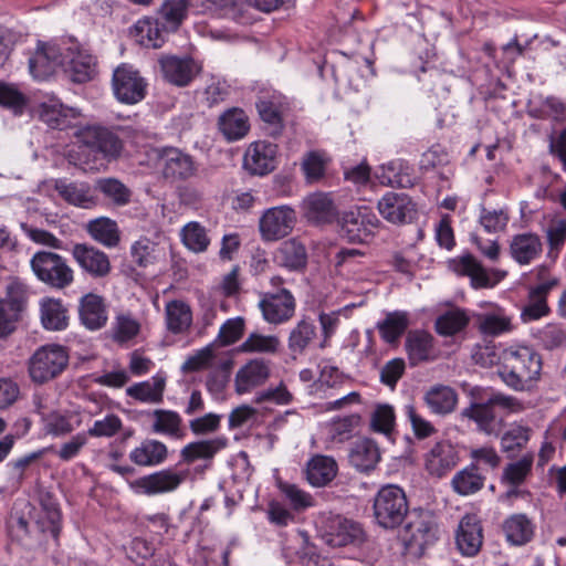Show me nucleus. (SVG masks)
<instances>
[{
  "instance_id": "33",
  "label": "nucleus",
  "mask_w": 566,
  "mask_h": 566,
  "mask_svg": "<svg viewBox=\"0 0 566 566\" xmlns=\"http://www.w3.org/2000/svg\"><path fill=\"white\" fill-rule=\"evenodd\" d=\"M348 458L358 471L367 472L375 469L380 460V452L374 440L364 438L354 442Z\"/></svg>"
},
{
  "instance_id": "48",
  "label": "nucleus",
  "mask_w": 566,
  "mask_h": 566,
  "mask_svg": "<svg viewBox=\"0 0 566 566\" xmlns=\"http://www.w3.org/2000/svg\"><path fill=\"white\" fill-rule=\"evenodd\" d=\"M409 325L408 315L405 312L387 314L382 322L377 324L381 338L388 344H395L406 332Z\"/></svg>"
},
{
  "instance_id": "58",
  "label": "nucleus",
  "mask_w": 566,
  "mask_h": 566,
  "mask_svg": "<svg viewBox=\"0 0 566 566\" xmlns=\"http://www.w3.org/2000/svg\"><path fill=\"white\" fill-rule=\"evenodd\" d=\"M327 163L328 160L323 154L318 151L307 153L301 164L306 180L316 182L324 178Z\"/></svg>"
},
{
  "instance_id": "37",
  "label": "nucleus",
  "mask_w": 566,
  "mask_h": 566,
  "mask_svg": "<svg viewBox=\"0 0 566 566\" xmlns=\"http://www.w3.org/2000/svg\"><path fill=\"white\" fill-rule=\"evenodd\" d=\"M219 129L228 140L244 137L249 129V118L241 108H231L219 117Z\"/></svg>"
},
{
  "instance_id": "52",
  "label": "nucleus",
  "mask_w": 566,
  "mask_h": 566,
  "mask_svg": "<svg viewBox=\"0 0 566 566\" xmlns=\"http://www.w3.org/2000/svg\"><path fill=\"white\" fill-rule=\"evenodd\" d=\"M30 294V287L25 283L12 279L6 286V297L1 300L23 317L28 308Z\"/></svg>"
},
{
  "instance_id": "34",
  "label": "nucleus",
  "mask_w": 566,
  "mask_h": 566,
  "mask_svg": "<svg viewBox=\"0 0 566 566\" xmlns=\"http://www.w3.org/2000/svg\"><path fill=\"white\" fill-rule=\"evenodd\" d=\"M406 350L411 366L430 358L433 347V337L426 331H409L406 337Z\"/></svg>"
},
{
  "instance_id": "26",
  "label": "nucleus",
  "mask_w": 566,
  "mask_h": 566,
  "mask_svg": "<svg viewBox=\"0 0 566 566\" xmlns=\"http://www.w3.org/2000/svg\"><path fill=\"white\" fill-rule=\"evenodd\" d=\"M558 283V279H554L530 287L528 304L522 311L524 321L538 319L548 314L547 295Z\"/></svg>"
},
{
  "instance_id": "17",
  "label": "nucleus",
  "mask_w": 566,
  "mask_h": 566,
  "mask_svg": "<svg viewBox=\"0 0 566 566\" xmlns=\"http://www.w3.org/2000/svg\"><path fill=\"white\" fill-rule=\"evenodd\" d=\"M277 145L258 140L249 146L244 154L243 166L252 175H268L276 167Z\"/></svg>"
},
{
  "instance_id": "23",
  "label": "nucleus",
  "mask_w": 566,
  "mask_h": 566,
  "mask_svg": "<svg viewBox=\"0 0 566 566\" xmlns=\"http://www.w3.org/2000/svg\"><path fill=\"white\" fill-rule=\"evenodd\" d=\"M40 321L44 329L60 332L70 323L69 307L61 298L45 296L40 300Z\"/></svg>"
},
{
  "instance_id": "16",
  "label": "nucleus",
  "mask_w": 566,
  "mask_h": 566,
  "mask_svg": "<svg viewBox=\"0 0 566 566\" xmlns=\"http://www.w3.org/2000/svg\"><path fill=\"white\" fill-rule=\"evenodd\" d=\"M64 60L57 45L39 41L35 52L29 59V70L34 78L45 80L64 65Z\"/></svg>"
},
{
  "instance_id": "6",
  "label": "nucleus",
  "mask_w": 566,
  "mask_h": 566,
  "mask_svg": "<svg viewBox=\"0 0 566 566\" xmlns=\"http://www.w3.org/2000/svg\"><path fill=\"white\" fill-rule=\"evenodd\" d=\"M401 538L407 548H415L422 555L424 548L438 539V525L433 514L430 511L415 510L408 516Z\"/></svg>"
},
{
  "instance_id": "19",
  "label": "nucleus",
  "mask_w": 566,
  "mask_h": 566,
  "mask_svg": "<svg viewBox=\"0 0 566 566\" xmlns=\"http://www.w3.org/2000/svg\"><path fill=\"white\" fill-rule=\"evenodd\" d=\"M81 112L64 105L57 98H49L39 105V117L52 129L64 130L77 125Z\"/></svg>"
},
{
  "instance_id": "24",
  "label": "nucleus",
  "mask_w": 566,
  "mask_h": 566,
  "mask_svg": "<svg viewBox=\"0 0 566 566\" xmlns=\"http://www.w3.org/2000/svg\"><path fill=\"white\" fill-rule=\"evenodd\" d=\"M457 545L467 556L476 555L482 546V526L474 515H465L459 524L455 536Z\"/></svg>"
},
{
  "instance_id": "47",
  "label": "nucleus",
  "mask_w": 566,
  "mask_h": 566,
  "mask_svg": "<svg viewBox=\"0 0 566 566\" xmlns=\"http://www.w3.org/2000/svg\"><path fill=\"white\" fill-rule=\"evenodd\" d=\"M506 539L513 545L528 543L534 534L533 524L524 514H514L503 524Z\"/></svg>"
},
{
  "instance_id": "38",
  "label": "nucleus",
  "mask_w": 566,
  "mask_h": 566,
  "mask_svg": "<svg viewBox=\"0 0 566 566\" xmlns=\"http://www.w3.org/2000/svg\"><path fill=\"white\" fill-rule=\"evenodd\" d=\"M94 190L102 193L114 207L127 206L133 195L132 190L126 185L113 177L96 179Z\"/></svg>"
},
{
  "instance_id": "51",
  "label": "nucleus",
  "mask_w": 566,
  "mask_h": 566,
  "mask_svg": "<svg viewBox=\"0 0 566 566\" xmlns=\"http://www.w3.org/2000/svg\"><path fill=\"white\" fill-rule=\"evenodd\" d=\"M533 454H524L517 461L505 465L501 476V482L512 488H518L532 472Z\"/></svg>"
},
{
  "instance_id": "31",
  "label": "nucleus",
  "mask_w": 566,
  "mask_h": 566,
  "mask_svg": "<svg viewBox=\"0 0 566 566\" xmlns=\"http://www.w3.org/2000/svg\"><path fill=\"white\" fill-rule=\"evenodd\" d=\"M54 189L60 197L70 205L81 208H91L97 203V198L93 195L90 185L86 182L67 184L59 179L54 184Z\"/></svg>"
},
{
  "instance_id": "57",
  "label": "nucleus",
  "mask_w": 566,
  "mask_h": 566,
  "mask_svg": "<svg viewBox=\"0 0 566 566\" xmlns=\"http://www.w3.org/2000/svg\"><path fill=\"white\" fill-rule=\"evenodd\" d=\"M280 346V339L275 335H262L259 333H251L248 338L240 345V350L243 353H263L274 354Z\"/></svg>"
},
{
  "instance_id": "29",
  "label": "nucleus",
  "mask_w": 566,
  "mask_h": 566,
  "mask_svg": "<svg viewBox=\"0 0 566 566\" xmlns=\"http://www.w3.org/2000/svg\"><path fill=\"white\" fill-rule=\"evenodd\" d=\"M165 165L163 169L164 177L172 181L186 180L192 177L197 170L191 156L184 154L179 149H169L164 156Z\"/></svg>"
},
{
  "instance_id": "1",
  "label": "nucleus",
  "mask_w": 566,
  "mask_h": 566,
  "mask_svg": "<svg viewBox=\"0 0 566 566\" xmlns=\"http://www.w3.org/2000/svg\"><path fill=\"white\" fill-rule=\"evenodd\" d=\"M497 374L515 391H531L541 377L543 360L539 353L528 346L504 352Z\"/></svg>"
},
{
  "instance_id": "5",
  "label": "nucleus",
  "mask_w": 566,
  "mask_h": 566,
  "mask_svg": "<svg viewBox=\"0 0 566 566\" xmlns=\"http://www.w3.org/2000/svg\"><path fill=\"white\" fill-rule=\"evenodd\" d=\"M69 365V353L64 346L50 344L38 348L29 359L28 370L35 384H45L59 375Z\"/></svg>"
},
{
  "instance_id": "21",
  "label": "nucleus",
  "mask_w": 566,
  "mask_h": 566,
  "mask_svg": "<svg viewBox=\"0 0 566 566\" xmlns=\"http://www.w3.org/2000/svg\"><path fill=\"white\" fill-rule=\"evenodd\" d=\"M450 265L452 270L459 275L469 276L471 280V285L474 289L492 287L505 275V273L500 274V272L496 271L494 273L499 274V276L497 279L492 280L483 265L472 254L469 253L458 259L451 260Z\"/></svg>"
},
{
  "instance_id": "35",
  "label": "nucleus",
  "mask_w": 566,
  "mask_h": 566,
  "mask_svg": "<svg viewBox=\"0 0 566 566\" xmlns=\"http://www.w3.org/2000/svg\"><path fill=\"white\" fill-rule=\"evenodd\" d=\"M227 446L224 438L200 440L190 442L180 451V458L185 463L191 464L197 460L211 461L214 455Z\"/></svg>"
},
{
  "instance_id": "62",
  "label": "nucleus",
  "mask_w": 566,
  "mask_h": 566,
  "mask_svg": "<svg viewBox=\"0 0 566 566\" xmlns=\"http://www.w3.org/2000/svg\"><path fill=\"white\" fill-rule=\"evenodd\" d=\"M509 220V213L503 209L489 210L485 207L481 208L479 221L486 232L504 231Z\"/></svg>"
},
{
  "instance_id": "7",
  "label": "nucleus",
  "mask_w": 566,
  "mask_h": 566,
  "mask_svg": "<svg viewBox=\"0 0 566 566\" xmlns=\"http://www.w3.org/2000/svg\"><path fill=\"white\" fill-rule=\"evenodd\" d=\"M340 235L352 243H363L379 227L377 216L366 207L344 211L338 219Z\"/></svg>"
},
{
  "instance_id": "53",
  "label": "nucleus",
  "mask_w": 566,
  "mask_h": 566,
  "mask_svg": "<svg viewBox=\"0 0 566 566\" xmlns=\"http://www.w3.org/2000/svg\"><path fill=\"white\" fill-rule=\"evenodd\" d=\"M188 0H164L159 15L165 22V30L176 31L187 17Z\"/></svg>"
},
{
  "instance_id": "25",
  "label": "nucleus",
  "mask_w": 566,
  "mask_h": 566,
  "mask_svg": "<svg viewBox=\"0 0 566 566\" xmlns=\"http://www.w3.org/2000/svg\"><path fill=\"white\" fill-rule=\"evenodd\" d=\"M270 376L268 361L262 358L251 359L235 375V391L239 395L264 384Z\"/></svg>"
},
{
  "instance_id": "56",
  "label": "nucleus",
  "mask_w": 566,
  "mask_h": 566,
  "mask_svg": "<svg viewBox=\"0 0 566 566\" xmlns=\"http://www.w3.org/2000/svg\"><path fill=\"white\" fill-rule=\"evenodd\" d=\"M181 239L184 244L196 253L206 251L210 243L206 229L195 221L187 223L182 228Z\"/></svg>"
},
{
  "instance_id": "30",
  "label": "nucleus",
  "mask_w": 566,
  "mask_h": 566,
  "mask_svg": "<svg viewBox=\"0 0 566 566\" xmlns=\"http://www.w3.org/2000/svg\"><path fill=\"white\" fill-rule=\"evenodd\" d=\"M67 50L71 51V55L65 71L72 82L81 84L91 81L96 73L95 56L78 46H75V52H73V48Z\"/></svg>"
},
{
  "instance_id": "15",
  "label": "nucleus",
  "mask_w": 566,
  "mask_h": 566,
  "mask_svg": "<svg viewBox=\"0 0 566 566\" xmlns=\"http://www.w3.org/2000/svg\"><path fill=\"white\" fill-rule=\"evenodd\" d=\"M460 460L455 447L448 440L436 442L424 454V469L434 478H442L451 472Z\"/></svg>"
},
{
  "instance_id": "41",
  "label": "nucleus",
  "mask_w": 566,
  "mask_h": 566,
  "mask_svg": "<svg viewBox=\"0 0 566 566\" xmlns=\"http://www.w3.org/2000/svg\"><path fill=\"white\" fill-rule=\"evenodd\" d=\"M165 22L159 20L143 19L134 25L135 35L138 41L154 49L161 48L166 41V36L171 32L169 29L165 30Z\"/></svg>"
},
{
  "instance_id": "8",
  "label": "nucleus",
  "mask_w": 566,
  "mask_h": 566,
  "mask_svg": "<svg viewBox=\"0 0 566 566\" xmlns=\"http://www.w3.org/2000/svg\"><path fill=\"white\" fill-rule=\"evenodd\" d=\"M297 221L296 212L290 206L266 209L259 220V231L263 241L273 242L287 237Z\"/></svg>"
},
{
  "instance_id": "42",
  "label": "nucleus",
  "mask_w": 566,
  "mask_h": 566,
  "mask_svg": "<svg viewBox=\"0 0 566 566\" xmlns=\"http://www.w3.org/2000/svg\"><path fill=\"white\" fill-rule=\"evenodd\" d=\"M485 482V476L480 472L475 463L457 472L451 481V485L460 495H470L479 492Z\"/></svg>"
},
{
  "instance_id": "60",
  "label": "nucleus",
  "mask_w": 566,
  "mask_h": 566,
  "mask_svg": "<svg viewBox=\"0 0 566 566\" xmlns=\"http://www.w3.org/2000/svg\"><path fill=\"white\" fill-rule=\"evenodd\" d=\"M395 420V411L390 405H378L371 415L370 426L374 431L390 436Z\"/></svg>"
},
{
  "instance_id": "64",
  "label": "nucleus",
  "mask_w": 566,
  "mask_h": 566,
  "mask_svg": "<svg viewBox=\"0 0 566 566\" xmlns=\"http://www.w3.org/2000/svg\"><path fill=\"white\" fill-rule=\"evenodd\" d=\"M547 242L549 245V255L557 252L566 240V220L553 219L546 230Z\"/></svg>"
},
{
  "instance_id": "49",
  "label": "nucleus",
  "mask_w": 566,
  "mask_h": 566,
  "mask_svg": "<svg viewBox=\"0 0 566 566\" xmlns=\"http://www.w3.org/2000/svg\"><path fill=\"white\" fill-rule=\"evenodd\" d=\"M307 217L321 223H329L336 217V208L325 193H314L306 200Z\"/></svg>"
},
{
  "instance_id": "12",
  "label": "nucleus",
  "mask_w": 566,
  "mask_h": 566,
  "mask_svg": "<svg viewBox=\"0 0 566 566\" xmlns=\"http://www.w3.org/2000/svg\"><path fill=\"white\" fill-rule=\"evenodd\" d=\"M377 208L380 216L394 224L412 222L417 218V206L405 192H387Z\"/></svg>"
},
{
  "instance_id": "10",
  "label": "nucleus",
  "mask_w": 566,
  "mask_h": 566,
  "mask_svg": "<svg viewBox=\"0 0 566 566\" xmlns=\"http://www.w3.org/2000/svg\"><path fill=\"white\" fill-rule=\"evenodd\" d=\"M166 82L178 87L188 86L201 72V64L190 55H163L158 60Z\"/></svg>"
},
{
  "instance_id": "43",
  "label": "nucleus",
  "mask_w": 566,
  "mask_h": 566,
  "mask_svg": "<svg viewBox=\"0 0 566 566\" xmlns=\"http://www.w3.org/2000/svg\"><path fill=\"white\" fill-rule=\"evenodd\" d=\"M154 422L151 431L159 434H165L174 439H182L185 432L181 428L182 419L180 415L172 410L155 409L151 413Z\"/></svg>"
},
{
  "instance_id": "20",
  "label": "nucleus",
  "mask_w": 566,
  "mask_h": 566,
  "mask_svg": "<svg viewBox=\"0 0 566 566\" xmlns=\"http://www.w3.org/2000/svg\"><path fill=\"white\" fill-rule=\"evenodd\" d=\"M80 138L83 144L102 153L108 159H116L123 149L119 137L104 127H86L81 130Z\"/></svg>"
},
{
  "instance_id": "44",
  "label": "nucleus",
  "mask_w": 566,
  "mask_h": 566,
  "mask_svg": "<svg viewBox=\"0 0 566 566\" xmlns=\"http://www.w3.org/2000/svg\"><path fill=\"white\" fill-rule=\"evenodd\" d=\"M315 323L310 318L301 319L290 332L287 347L293 354H303L316 339Z\"/></svg>"
},
{
  "instance_id": "39",
  "label": "nucleus",
  "mask_w": 566,
  "mask_h": 566,
  "mask_svg": "<svg viewBox=\"0 0 566 566\" xmlns=\"http://www.w3.org/2000/svg\"><path fill=\"white\" fill-rule=\"evenodd\" d=\"M276 258L280 265L290 271H302L307 265L306 248L295 238L286 240L281 244Z\"/></svg>"
},
{
  "instance_id": "28",
  "label": "nucleus",
  "mask_w": 566,
  "mask_h": 566,
  "mask_svg": "<svg viewBox=\"0 0 566 566\" xmlns=\"http://www.w3.org/2000/svg\"><path fill=\"white\" fill-rule=\"evenodd\" d=\"M78 315L82 324L88 329H99L107 321L106 308L102 296L87 293L81 297Z\"/></svg>"
},
{
  "instance_id": "9",
  "label": "nucleus",
  "mask_w": 566,
  "mask_h": 566,
  "mask_svg": "<svg viewBox=\"0 0 566 566\" xmlns=\"http://www.w3.org/2000/svg\"><path fill=\"white\" fill-rule=\"evenodd\" d=\"M112 86L119 102L132 105L145 97L147 84L133 66L122 64L113 73Z\"/></svg>"
},
{
  "instance_id": "45",
  "label": "nucleus",
  "mask_w": 566,
  "mask_h": 566,
  "mask_svg": "<svg viewBox=\"0 0 566 566\" xmlns=\"http://www.w3.org/2000/svg\"><path fill=\"white\" fill-rule=\"evenodd\" d=\"M166 380L164 377H154L153 381H142L129 386L126 395L142 402L160 403L164 399Z\"/></svg>"
},
{
  "instance_id": "50",
  "label": "nucleus",
  "mask_w": 566,
  "mask_h": 566,
  "mask_svg": "<svg viewBox=\"0 0 566 566\" xmlns=\"http://www.w3.org/2000/svg\"><path fill=\"white\" fill-rule=\"evenodd\" d=\"M29 104V97L17 84L0 81V106L20 116Z\"/></svg>"
},
{
  "instance_id": "22",
  "label": "nucleus",
  "mask_w": 566,
  "mask_h": 566,
  "mask_svg": "<svg viewBox=\"0 0 566 566\" xmlns=\"http://www.w3.org/2000/svg\"><path fill=\"white\" fill-rule=\"evenodd\" d=\"M511 258L520 265H528L543 252V243L538 234L518 233L512 237L509 245Z\"/></svg>"
},
{
  "instance_id": "59",
  "label": "nucleus",
  "mask_w": 566,
  "mask_h": 566,
  "mask_svg": "<svg viewBox=\"0 0 566 566\" xmlns=\"http://www.w3.org/2000/svg\"><path fill=\"white\" fill-rule=\"evenodd\" d=\"M478 326L482 334L497 336L512 328L511 319L501 314H481L478 316Z\"/></svg>"
},
{
  "instance_id": "3",
  "label": "nucleus",
  "mask_w": 566,
  "mask_h": 566,
  "mask_svg": "<svg viewBox=\"0 0 566 566\" xmlns=\"http://www.w3.org/2000/svg\"><path fill=\"white\" fill-rule=\"evenodd\" d=\"M373 515L384 530H395L410 515L409 501L402 488L396 484L381 486L373 500Z\"/></svg>"
},
{
  "instance_id": "18",
  "label": "nucleus",
  "mask_w": 566,
  "mask_h": 566,
  "mask_svg": "<svg viewBox=\"0 0 566 566\" xmlns=\"http://www.w3.org/2000/svg\"><path fill=\"white\" fill-rule=\"evenodd\" d=\"M72 256L78 266L93 279L105 277L112 270L108 255L93 245L74 244Z\"/></svg>"
},
{
  "instance_id": "27",
  "label": "nucleus",
  "mask_w": 566,
  "mask_h": 566,
  "mask_svg": "<svg viewBox=\"0 0 566 566\" xmlns=\"http://www.w3.org/2000/svg\"><path fill=\"white\" fill-rule=\"evenodd\" d=\"M130 462L137 467H157L168 458V448L156 439H144L128 455Z\"/></svg>"
},
{
  "instance_id": "36",
  "label": "nucleus",
  "mask_w": 566,
  "mask_h": 566,
  "mask_svg": "<svg viewBox=\"0 0 566 566\" xmlns=\"http://www.w3.org/2000/svg\"><path fill=\"white\" fill-rule=\"evenodd\" d=\"M165 316L167 329L172 334H184L192 324V311L184 301L168 302L165 306Z\"/></svg>"
},
{
  "instance_id": "2",
  "label": "nucleus",
  "mask_w": 566,
  "mask_h": 566,
  "mask_svg": "<svg viewBox=\"0 0 566 566\" xmlns=\"http://www.w3.org/2000/svg\"><path fill=\"white\" fill-rule=\"evenodd\" d=\"M521 410H523V403L517 398L493 392L485 401L471 402L460 415L473 421L479 431L488 436H499L504 416Z\"/></svg>"
},
{
  "instance_id": "61",
  "label": "nucleus",
  "mask_w": 566,
  "mask_h": 566,
  "mask_svg": "<svg viewBox=\"0 0 566 566\" xmlns=\"http://www.w3.org/2000/svg\"><path fill=\"white\" fill-rule=\"evenodd\" d=\"M158 245L147 238L136 241L132 247L133 261L142 268L154 264L158 258Z\"/></svg>"
},
{
  "instance_id": "40",
  "label": "nucleus",
  "mask_w": 566,
  "mask_h": 566,
  "mask_svg": "<svg viewBox=\"0 0 566 566\" xmlns=\"http://www.w3.org/2000/svg\"><path fill=\"white\" fill-rule=\"evenodd\" d=\"M337 463L331 457L316 455L308 463L306 469L307 481L313 486H325L336 476Z\"/></svg>"
},
{
  "instance_id": "4",
  "label": "nucleus",
  "mask_w": 566,
  "mask_h": 566,
  "mask_svg": "<svg viewBox=\"0 0 566 566\" xmlns=\"http://www.w3.org/2000/svg\"><path fill=\"white\" fill-rule=\"evenodd\" d=\"M30 266L35 277L52 290H64L74 281V271L60 254L41 250L33 254Z\"/></svg>"
},
{
  "instance_id": "63",
  "label": "nucleus",
  "mask_w": 566,
  "mask_h": 566,
  "mask_svg": "<svg viewBox=\"0 0 566 566\" xmlns=\"http://www.w3.org/2000/svg\"><path fill=\"white\" fill-rule=\"evenodd\" d=\"M255 106L261 119L273 127L272 134H279L283 128L282 116L279 106L273 101L268 98H260Z\"/></svg>"
},
{
  "instance_id": "11",
  "label": "nucleus",
  "mask_w": 566,
  "mask_h": 566,
  "mask_svg": "<svg viewBox=\"0 0 566 566\" xmlns=\"http://www.w3.org/2000/svg\"><path fill=\"white\" fill-rule=\"evenodd\" d=\"M295 298L287 289H279L276 292L261 294L259 308L265 322L274 325L290 321L295 313Z\"/></svg>"
},
{
  "instance_id": "54",
  "label": "nucleus",
  "mask_w": 566,
  "mask_h": 566,
  "mask_svg": "<svg viewBox=\"0 0 566 566\" xmlns=\"http://www.w3.org/2000/svg\"><path fill=\"white\" fill-rule=\"evenodd\" d=\"M531 429L514 424L501 438V449L509 458H514L530 440Z\"/></svg>"
},
{
  "instance_id": "55",
  "label": "nucleus",
  "mask_w": 566,
  "mask_h": 566,
  "mask_svg": "<svg viewBox=\"0 0 566 566\" xmlns=\"http://www.w3.org/2000/svg\"><path fill=\"white\" fill-rule=\"evenodd\" d=\"M469 323L465 312L459 308L440 315L436 321V329L440 335L451 336L462 331Z\"/></svg>"
},
{
  "instance_id": "14",
  "label": "nucleus",
  "mask_w": 566,
  "mask_h": 566,
  "mask_svg": "<svg viewBox=\"0 0 566 566\" xmlns=\"http://www.w3.org/2000/svg\"><path fill=\"white\" fill-rule=\"evenodd\" d=\"M363 536L360 525L342 515L326 518L323 538L332 547H343L359 541Z\"/></svg>"
},
{
  "instance_id": "13",
  "label": "nucleus",
  "mask_w": 566,
  "mask_h": 566,
  "mask_svg": "<svg viewBox=\"0 0 566 566\" xmlns=\"http://www.w3.org/2000/svg\"><path fill=\"white\" fill-rule=\"evenodd\" d=\"M187 472H177L171 469L160 470L129 482L136 492L146 495L174 492L186 480Z\"/></svg>"
},
{
  "instance_id": "32",
  "label": "nucleus",
  "mask_w": 566,
  "mask_h": 566,
  "mask_svg": "<svg viewBox=\"0 0 566 566\" xmlns=\"http://www.w3.org/2000/svg\"><path fill=\"white\" fill-rule=\"evenodd\" d=\"M423 400L431 412L444 416L455 409L458 394L449 386L434 385L426 391Z\"/></svg>"
},
{
  "instance_id": "46",
  "label": "nucleus",
  "mask_w": 566,
  "mask_h": 566,
  "mask_svg": "<svg viewBox=\"0 0 566 566\" xmlns=\"http://www.w3.org/2000/svg\"><path fill=\"white\" fill-rule=\"evenodd\" d=\"M86 230L95 241L108 248L116 247L120 239L116 221L107 217L91 220L86 226Z\"/></svg>"
}]
</instances>
